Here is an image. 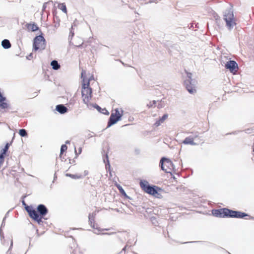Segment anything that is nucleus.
Listing matches in <instances>:
<instances>
[{"mask_svg":"<svg viewBox=\"0 0 254 254\" xmlns=\"http://www.w3.org/2000/svg\"><path fill=\"white\" fill-rule=\"evenodd\" d=\"M22 203H23V204L24 205H25V207H26V206H27V205H26V204L25 203V201H22Z\"/></svg>","mask_w":254,"mask_h":254,"instance_id":"4c0bfd02","label":"nucleus"},{"mask_svg":"<svg viewBox=\"0 0 254 254\" xmlns=\"http://www.w3.org/2000/svg\"><path fill=\"white\" fill-rule=\"evenodd\" d=\"M161 169L167 173H171L174 170V165L172 162L167 158H162L160 162Z\"/></svg>","mask_w":254,"mask_h":254,"instance_id":"0eeeda50","label":"nucleus"},{"mask_svg":"<svg viewBox=\"0 0 254 254\" xmlns=\"http://www.w3.org/2000/svg\"><path fill=\"white\" fill-rule=\"evenodd\" d=\"M27 59H28L29 60L32 59L33 58V55H32V54L31 53L30 55H29L27 57Z\"/></svg>","mask_w":254,"mask_h":254,"instance_id":"f704fd0d","label":"nucleus"},{"mask_svg":"<svg viewBox=\"0 0 254 254\" xmlns=\"http://www.w3.org/2000/svg\"><path fill=\"white\" fill-rule=\"evenodd\" d=\"M123 112L121 108H117L113 110L108 123V126L110 127L120 121L123 115Z\"/></svg>","mask_w":254,"mask_h":254,"instance_id":"39448f33","label":"nucleus"},{"mask_svg":"<svg viewBox=\"0 0 254 254\" xmlns=\"http://www.w3.org/2000/svg\"><path fill=\"white\" fill-rule=\"evenodd\" d=\"M81 151H82L81 147H80L78 149V152H77L76 149L75 148V153L76 154V155H78L80 154L81 153Z\"/></svg>","mask_w":254,"mask_h":254,"instance_id":"c756f323","label":"nucleus"},{"mask_svg":"<svg viewBox=\"0 0 254 254\" xmlns=\"http://www.w3.org/2000/svg\"><path fill=\"white\" fill-rule=\"evenodd\" d=\"M126 198H128V196L125 191L123 189H122L120 191H119Z\"/></svg>","mask_w":254,"mask_h":254,"instance_id":"bb28decb","label":"nucleus"},{"mask_svg":"<svg viewBox=\"0 0 254 254\" xmlns=\"http://www.w3.org/2000/svg\"><path fill=\"white\" fill-rule=\"evenodd\" d=\"M253 152H254V145L253 146Z\"/></svg>","mask_w":254,"mask_h":254,"instance_id":"ea45409f","label":"nucleus"},{"mask_svg":"<svg viewBox=\"0 0 254 254\" xmlns=\"http://www.w3.org/2000/svg\"><path fill=\"white\" fill-rule=\"evenodd\" d=\"M81 78H82V83H84V81L86 80L89 82V85L91 81L94 80V75L92 73L87 74L86 71L84 70H83L81 72Z\"/></svg>","mask_w":254,"mask_h":254,"instance_id":"9b49d317","label":"nucleus"},{"mask_svg":"<svg viewBox=\"0 0 254 254\" xmlns=\"http://www.w3.org/2000/svg\"><path fill=\"white\" fill-rule=\"evenodd\" d=\"M92 89L89 86V82L86 80L82 83L81 94L83 102L87 105H89L92 97Z\"/></svg>","mask_w":254,"mask_h":254,"instance_id":"20e7f679","label":"nucleus"},{"mask_svg":"<svg viewBox=\"0 0 254 254\" xmlns=\"http://www.w3.org/2000/svg\"><path fill=\"white\" fill-rule=\"evenodd\" d=\"M10 146V144L9 143H7L4 148V149H5V150L7 151L8 150V148H9V147Z\"/></svg>","mask_w":254,"mask_h":254,"instance_id":"2f4dec72","label":"nucleus"},{"mask_svg":"<svg viewBox=\"0 0 254 254\" xmlns=\"http://www.w3.org/2000/svg\"><path fill=\"white\" fill-rule=\"evenodd\" d=\"M95 108L97 109L98 111H99L100 112L102 113V114H104L105 115H109V112L106 109H101V107H100L98 105H96L95 106Z\"/></svg>","mask_w":254,"mask_h":254,"instance_id":"aec40b11","label":"nucleus"},{"mask_svg":"<svg viewBox=\"0 0 254 254\" xmlns=\"http://www.w3.org/2000/svg\"><path fill=\"white\" fill-rule=\"evenodd\" d=\"M6 152H7V151L5 150V149L4 148H3L0 151V155H2V157L4 158V156L6 154Z\"/></svg>","mask_w":254,"mask_h":254,"instance_id":"cd10ccee","label":"nucleus"},{"mask_svg":"<svg viewBox=\"0 0 254 254\" xmlns=\"http://www.w3.org/2000/svg\"><path fill=\"white\" fill-rule=\"evenodd\" d=\"M139 185L145 192L158 198L162 197V193L163 192V190L159 187L156 186H150L148 182L145 180H141L139 182Z\"/></svg>","mask_w":254,"mask_h":254,"instance_id":"f03ea898","label":"nucleus"},{"mask_svg":"<svg viewBox=\"0 0 254 254\" xmlns=\"http://www.w3.org/2000/svg\"><path fill=\"white\" fill-rule=\"evenodd\" d=\"M251 129L248 128L245 130V132L247 133H250L251 132Z\"/></svg>","mask_w":254,"mask_h":254,"instance_id":"c9c22d12","label":"nucleus"},{"mask_svg":"<svg viewBox=\"0 0 254 254\" xmlns=\"http://www.w3.org/2000/svg\"><path fill=\"white\" fill-rule=\"evenodd\" d=\"M168 114H165L163 116L157 120L155 123L153 124V126L155 127H157L160 126L162 124L164 123L165 121L168 119Z\"/></svg>","mask_w":254,"mask_h":254,"instance_id":"ddd939ff","label":"nucleus"},{"mask_svg":"<svg viewBox=\"0 0 254 254\" xmlns=\"http://www.w3.org/2000/svg\"><path fill=\"white\" fill-rule=\"evenodd\" d=\"M4 158L2 157V155H0V168L4 162Z\"/></svg>","mask_w":254,"mask_h":254,"instance_id":"c85d7f7f","label":"nucleus"},{"mask_svg":"<svg viewBox=\"0 0 254 254\" xmlns=\"http://www.w3.org/2000/svg\"><path fill=\"white\" fill-rule=\"evenodd\" d=\"M54 69L57 70L60 68V65L57 61H53L51 64Z\"/></svg>","mask_w":254,"mask_h":254,"instance_id":"412c9836","label":"nucleus"},{"mask_svg":"<svg viewBox=\"0 0 254 254\" xmlns=\"http://www.w3.org/2000/svg\"><path fill=\"white\" fill-rule=\"evenodd\" d=\"M60 23L58 22V23H56L55 25H59Z\"/></svg>","mask_w":254,"mask_h":254,"instance_id":"58836bf2","label":"nucleus"},{"mask_svg":"<svg viewBox=\"0 0 254 254\" xmlns=\"http://www.w3.org/2000/svg\"><path fill=\"white\" fill-rule=\"evenodd\" d=\"M1 45L4 49H8L11 47V44L8 40L4 39L1 42Z\"/></svg>","mask_w":254,"mask_h":254,"instance_id":"a211bd4d","label":"nucleus"},{"mask_svg":"<svg viewBox=\"0 0 254 254\" xmlns=\"http://www.w3.org/2000/svg\"><path fill=\"white\" fill-rule=\"evenodd\" d=\"M186 73L187 74L188 77L189 78V80H191V75H192V74L191 73H190V72H188V71H186Z\"/></svg>","mask_w":254,"mask_h":254,"instance_id":"7c9ffc66","label":"nucleus"},{"mask_svg":"<svg viewBox=\"0 0 254 254\" xmlns=\"http://www.w3.org/2000/svg\"><path fill=\"white\" fill-rule=\"evenodd\" d=\"M5 100V98L3 97L0 92V107L2 109H6L8 107L7 103L4 102Z\"/></svg>","mask_w":254,"mask_h":254,"instance_id":"dca6fc26","label":"nucleus"},{"mask_svg":"<svg viewBox=\"0 0 254 254\" xmlns=\"http://www.w3.org/2000/svg\"><path fill=\"white\" fill-rule=\"evenodd\" d=\"M245 217H248V218H246V219H253L254 220V217H251L248 214L244 213V212H241L239 211V218H243Z\"/></svg>","mask_w":254,"mask_h":254,"instance_id":"6ab92c4d","label":"nucleus"},{"mask_svg":"<svg viewBox=\"0 0 254 254\" xmlns=\"http://www.w3.org/2000/svg\"><path fill=\"white\" fill-rule=\"evenodd\" d=\"M56 109L61 114H64L67 111V109L63 105H57Z\"/></svg>","mask_w":254,"mask_h":254,"instance_id":"f3484780","label":"nucleus"},{"mask_svg":"<svg viewBox=\"0 0 254 254\" xmlns=\"http://www.w3.org/2000/svg\"><path fill=\"white\" fill-rule=\"evenodd\" d=\"M26 27L27 30L30 31H36L39 29L38 26L35 23H28L26 25Z\"/></svg>","mask_w":254,"mask_h":254,"instance_id":"2eb2a0df","label":"nucleus"},{"mask_svg":"<svg viewBox=\"0 0 254 254\" xmlns=\"http://www.w3.org/2000/svg\"><path fill=\"white\" fill-rule=\"evenodd\" d=\"M58 7L59 9H61L64 13L67 12L66 5L64 3H61L59 5Z\"/></svg>","mask_w":254,"mask_h":254,"instance_id":"5701e85b","label":"nucleus"},{"mask_svg":"<svg viewBox=\"0 0 254 254\" xmlns=\"http://www.w3.org/2000/svg\"><path fill=\"white\" fill-rule=\"evenodd\" d=\"M25 208L30 218L36 221L39 224L42 222L43 217L48 213L47 208L43 204H40L37 207V210L40 214H38L37 211L31 206H26Z\"/></svg>","mask_w":254,"mask_h":254,"instance_id":"f257e3e1","label":"nucleus"},{"mask_svg":"<svg viewBox=\"0 0 254 254\" xmlns=\"http://www.w3.org/2000/svg\"><path fill=\"white\" fill-rule=\"evenodd\" d=\"M19 133L21 136H25L27 135L26 131L24 129H20Z\"/></svg>","mask_w":254,"mask_h":254,"instance_id":"393cba45","label":"nucleus"},{"mask_svg":"<svg viewBox=\"0 0 254 254\" xmlns=\"http://www.w3.org/2000/svg\"><path fill=\"white\" fill-rule=\"evenodd\" d=\"M251 54L252 56H254V49L253 50H252L251 53Z\"/></svg>","mask_w":254,"mask_h":254,"instance_id":"e433bc0d","label":"nucleus"},{"mask_svg":"<svg viewBox=\"0 0 254 254\" xmlns=\"http://www.w3.org/2000/svg\"><path fill=\"white\" fill-rule=\"evenodd\" d=\"M156 103V101L155 100H154L152 102H150L147 105V106L148 108H151L153 106L155 107Z\"/></svg>","mask_w":254,"mask_h":254,"instance_id":"a878e982","label":"nucleus"},{"mask_svg":"<svg viewBox=\"0 0 254 254\" xmlns=\"http://www.w3.org/2000/svg\"><path fill=\"white\" fill-rule=\"evenodd\" d=\"M66 176H69L71 177L72 179H80L82 178L81 175H72V174H66Z\"/></svg>","mask_w":254,"mask_h":254,"instance_id":"b1692460","label":"nucleus"},{"mask_svg":"<svg viewBox=\"0 0 254 254\" xmlns=\"http://www.w3.org/2000/svg\"><path fill=\"white\" fill-rule=\"evenodd\" d=\"M10 146V144L9 143H7L4 148V149H5V150L7 151L8 150V148H9V147Z\"/></svg>","mask_w":254,"mask_h":254,"instance_id":"473e14b6","label":"nucleus"},{"mask_svg":"<svg viewBox=\"0 0 254 254\" xmlns=\"http://www.w3.org/2000/svg\"><path fill=\"white\" fill-rule=\"evenodd\" d=\"M212 213L214 216L218 217H238V211L226 208L213 210Z\"/></svg>","mask_w":254,"mask_h":254,"instance_id":"7ed1b4c3","label":"nucleus"},{"mask_svg":"<svg viewBox=\"0 0 254 254\" xmlns=\"http://www.w3.org/2000/svg\"><path fill=\"white\" fill-rule=\"evenodd\" d=\"M46 47L45 39L43 36H37L33 40V50L37 51L39 50H42L45 49Z\"/></svg>","mask_w":254,"mask_h":254,"instance_id":"423d86ee","label":"nucleus"},{"mask_svg":"<svg viewBox=\"0 0 254 254\" xmlns=\"http://www.w3.org/2000/svg\"><path fill=\"white\" fill-rule=\"evenodd\" d=\"M224 19L226 22L228 26L230 27L233 25V20L232 18V15L231 13L225 15Z\"/></svg>","mask_w":254,"mask_h":254,"instance_id":"4468645a","label":"nucleus"},{"mask_svg":"<svg viewBox=\"0 0 254 254\" xmlns=\"http://www.w3.org/2000/svg\"><path fill=\"white\" fill-rule=\"evenodd\" d=\"M115 186L117 187V188L118 189V190H119V191H120L123 188L119 185V184H115Z\"/></svg>","mask_w":254,"mask_h":254,"instance_id":"72a5a7b5","label":"nucleus"},{"mask_svg":"<svg viewBox=\"0 0 254 254\" xmlns=\"http://www.w3.org/2000/svg\"><path fill=\"white\" fill-rule=\"evenodd\" d=\"M67 149V147L65 144H63L62 145L61 148V152H60V157H62V155H63V153L64 152H65Z\"/></svg>","mask_w":254,"mask_h":254,"instance_id":"4be33fe9","label":"nucleus"},{"mask_svg":"<svg viewBox=\"0 0 254 254\" xmlns=\"http://www.w3.org/2000/svg\"><path fill=\"white\" fill-rule=\"evenodd\" d=\"M198 137V135H195L194 137L188 136L183 141L185 144H189L191 145H195L196 143L194 142L195 138Z\"/></svg>","mask_w":254,"mask_h":254,"instance_id":"f8f14e48","label":"nucleus"},{"mask_svg":"<svg viewBox=\"0 0 254 254\" xmlns=\"http://www.w3.org/2000/svg\"><path fill=\"white\" fill-rule=\"evenodd\" d=\"M96 215V213L95 211L89 214L88 216L89 223L91 227L94 230L95 232H100L104 230V229L99 226L98 224L96 223L95 221Z\"/></svg>","mask_w":254,"mask_h":254,"instance_id":"6e6552de","label":"nucleus"},{"mask_svg":"<svg viewBox=\"0 0 254 254\" xmlns=\"http://www.w3.org/2000/svg\"><path fill=\"white\" fill-rule=\"evenodd\" d=\"M225 67L234 74H236L238 68V64L234 61H229L227 62L225 64Z\"/></svg>","mask_w":254,"mask_h":254,"instance_id":"9d476101","label":"nucleus"},{"mask_svg":"<svg viewBox=\"0 0 254 254\" xmlns=\"http://www.w3.org/2000/svg\"><path fill=\"white\" fill-rule=\"evenodd\" d=\"M195 82L192 80H186L184 81V85L190 94H194L196 92Z\"/></svg>","mask_w":254,"mask_h":254,"instance_id":"1a4fd4ad","label":"nucleus"}]
</instances>
